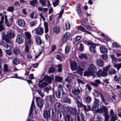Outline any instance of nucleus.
Returning a JSON list of instances; mask_svg holds the SVG:
<instances>
[{
  "mask_svg": "<svg viewBox=\"0 0 121 121\" xmlns=\"http://www.w3.org/2000/svg\"><path fill=\"white\" fill-rule=\"evenodd\" d=\"M97 71L96 67L94 65L91 64L88 67V71L84 72V76H93V78H94L95 76L94 73H96Z\"/></svg>",
  "mask_w": 121,
  "mask_h": 121,
  "instance_id": "nucleus-1",
  "label": "nucleus"
},
{
  "mask_svg": "<svg viewBox=\"0 0 121 121\" xmlns=\"http://www.w3.org/2000/svg\"><path fill=\"white\" fill-rule=\"evenodd\" d=\"M54 77H53L49 76H45L44 78V80L45 81H47L48 83L45 82H42L43 81L41 80L39 82V86L40 88H43L45 86H47L48 83H51L52 81L53 80Z\"/></svg>",
  "mask_w": 121,
  "mask_h": 121,
  "instance_id": "nucleus-2",
  "label": "nucleus"
},
{
  "mask_svg": "<svg viewBox=\"0 0 121 121\" xmlns=\"http://www.w3.org/2000/svg\"><path fill=\"white\" fill-rule=\"evenodd\" d=\"M70 67L73 71L77 70V73L80 75H82L83 73V69L80 68V67H78L77 64L75 61H72L70 63Z\"/></svg>",
  "mask_w": 121,
  "mask_h": 121,
  "instance_id": "nucleus-3",
  "label": "nucleus"
},
{
  "mask_svg": "<svg viewBox=\"0 0 121 121\" xmlns=\"http://www.w3.org/2000/svg\"><path fill=\"white\" fill-rule=\"evenodd\" d=\"M110 67V65L105 67L104 69L103 72H101V69H100L97 73L98 76H102L104 77L106 76L107 75V71Z\"/></svg>",
  "mask_w": 121,
  "mask_h": 121,
  "instance_id": "nucleus-4",
  "label": "nucleus"
},
{
  "mask_svg": "<svg viewBox=\"0 0 121 121\" xmlns=\"http://www.w3.org/2000/svg\"><path fill=\"white\" fill-rule=\"evenodd\" d=\"M93 94L96 97H98L99 95L103 103L106 105H108V103H106V100L105 99L103 95L101 93L97 91L94 90V92L93 93Z\"/></svg>",
  "mask_w": 121,
  "mask_h": 121,
  "instance_id": "nucleus-5",
  "label": "nucleus"
},
{
  "mask_svg": "<svg viewBox=\"0 0 121 121\" xmlns=\"http://www.w3.org/2000/svg\"><path fill=\"white\" fill-rule=\"evenodd\" d=\"M43 29L41 27H38L35 29L34 30L32 31V33H35L36 34L39 35H41L43 33Z\"/></svg>",
  "mask_w": 121,
  "mask_h": 121,
  "instance_id": "nucleus-6",
  "label": "nucleus"
},
{
  "mask_svg": "<svg viewBox=\"0 0 121 121\" xmlns=\"http://www.w3.org/2000/svg\"><path fill=\"white\" fill-rule=\"evenodd\" d=\"M36 101L37 107L40 109H41L44 104L43 101L39 97L36 98Z\"/></svg>",
  "mask_w": 121,
  "mask_h": 121,
  "instance_id": "nucleus-7",
  "label": "nucleus"
},
{
  "mask_svg": "<svg viewBox=\"0 0 121 121\" xmlns=\"http://www.w3.org/2000/svg\"><path fill=\"white\" fill-rule=\"evenodd\" d=\"M84 115L82 112L78 113L75 118V121H82L85 118Z\"/></svg>",
  "mask_w": 121,
  "mask_h": 121,
  "instance_id": "nucleus-8",
  "label": "nucleus"
},
{
  "mask_svg": "<svg viewBox=\"0 0 121 121\" xmlns=\"http://www.w3.org/2000/svg\"><path fill=\"white\" fill-rule=\"evenodd\" d=\"M103 111L104 112V115L105 117V121H108V120L109 118V116L108 114V109L106 107L103 106L102 107Z\"/></svg>",
  "mask_w": 121,
  "mask_h": 121,
  "instance_id": "nucleus-9",
  "label": "nucleus"
},
{
  "mask_svg": "<svg viewBox=\"0 0 121 121\" xmlns=\"http://www.w3.org/2000/svg\"><path fill=\"white\" fill-rule=\"evenodd\" d=\"M24 41V38L22 35L19 34L17 35L16 39V42L19 44L22 43Z\"/></svg>",
  "mask_w": 121,
  "mask_h": 121,
  "instance_id": "nucleus-10",
  "label": "nucleus"
},
{
  "mask_svg": "<svg viewBox=\"0 0 121 121\" xmlns=\"http://www.w3.org/2000/svg\"><path fill=\"white\" fill-rule=\"evenodd\" d=\"M109 114L111 117H112L111 121H115L117 119V117L116 114H115L112 109L110 110Z\"/></svg>",
  "mask_w": 121,
  "mask_h": 121,
  "instance_id": "nucleus-11",
  "label": "nucleus"
},
{
  "mask_svg": "<svg viewBox=\"0 0 121 121\" xmlns=\"http://www.w3.org/2000/svg\"><path fill=\"white\" fill-rule=\"evenodd\" d=\"M66 110L67 111H69V113L71 115H74L76 114L77 113V110L75 108H73L70 109V107L67 106L66 107Z\"/></svg>",
  "mask_w": 121,
  "mask_h": 121,
  "instance_id": "nucleus-12",
  "label": "nucleus"
},
{
  "mask_svg": "<svg viewBox=\"0 0 121 121\" xmlns=\"http://www.w3.org/2000/svg\"><path fill=\"white\" fill-rule=\"evenodd\" d=\"M43 114L44 118L46 120H48L50 117V110H48L44 111Z\"/></svg>",
  "mask_w": 121,
  "mask_h": 121,
  "instance_id": "nucleus-13",
  "label": "nucleus"
},
{
  "mask_svg": "<svg viewBox=\"0 0 121 121\" xmlns=\"http://www.w3.org/2000/svg\"><path fill=\"white\" fill-rule=\"evenodd\" d=\"M88 45H90V50L92 52L95 53V48L96 45L95 43L90 42L88 43Z\"/></svg>",
  "mask_w": 121,
  "mask_h": 121,
  "instance_id": "nucleus-14",
  "label": "nucleus"
},
{
  "mask_svg": "<svg viewBox=\"0 0 121 121\" xmlns=\"http://www.w3.org/2000/svg\"><path fill=\"white\" fill-rule=\"evenodd\" d=\"M4 17L3 16L1 17V20L0 21V31H3L4 30V27L3 24V23Z\"/></svg>",
  "mask_w": 121,
  "mask_h": 121,
  "instance_id": "nucleus-15",
  "label": "nucleus"
},
{
  "mask_svg": "<svg viewBox=\"0 0 121 121\" xmlns=\"http://www.w3.org/2000/svg\"><path fill=\"white\" fill-rule=\"evenodd\" d=\"M75 102L78 108H81L84 105L82 102L79 101L76 98L74 99Z\"/></svg>",
  "mask_w": 121,
  "mask_h": 121,
  "instance_id": "nucleus-16",
  "label": "nucleus"
},
{
  "mask_svg": "<svg viewBox=\"0 0 121 121\" xmlns=\"http://www.w3.org/2000/svg\"><path fill=\"white\" fill-rule=\"evenodd\" d=\"M70 33L68 32H66L62 38V41L65 42L68 39V37L70 36Z\"/></svg>",
  "mask_w": 121,
  "mask_h": 121,
  "instance_id": "nucleus-17",
  "label": "nucleus"
},
{
  "mask_svg": "<svg viewBox=\"0 0 121 121\" xmlns=\"http://www.w3.org/2000/svg\"><path fill=\"white\" fill-rule=\"evenodd\" d=\"M54 107L55 110H59L61 108V105L60 103L57 102L55 104Z\"/></svg>",
  "mask_w": 121,
  "mask_h": 121,
  "instance_id": "nucleus-18",
  "label": "nucleus"
},
{
  "mask_svg": "<svg viewBox=\"0 0 121 121\" xmlns=\"http://www.w3.org/2000/svg\"><path fill=\"white\" fill-rule=\"evenodd\" d=\"M45 99L47 102L52 103L53 100H54V98H53V96H52L51 95H49L46 97Z\"/></svg>",
  "mask_w": 121,
  "mask_h": 121,
  "instance_id": "nucleus-19",
  "label": "nucleus"
},
{
  "mask_svg": "<svg viewBox=\"0 0 121 121\" xmlns=\"http://www.w3.org/2000/svg\"><path fill=\"white\" fill-rule=\"evenodd\" d=\"M72 93L74 95H77L79 94L80 91L79 88H74L72 90Z\"/></svg>",
  "mask_w": 121,
  "mask_h": 121,
  "instance_id": "nucleus-20",
  "label": "nucleus"
},
{
  "mask_svg": "<svg viewBox=\"0 0 121 121\" xmlns=\"http://www.w3.org/2000/svg\"><path fill=\"white\" fill-rule=\"evenodd\" d=\"M37 9L39 11L42 12L43 13H45L48 10V8H42L41 7H38Z\"/></svg>",
  "mask_w": 121,
  "mask_h": 121,
  "instance_id": "nucleus-21",
  "label": "nucleus"
},
{
  "mask_svg": "<svg viewBox=\"0 0 121 121\" xmlns=\"http://www.w3.org/2000/svg\"><path fill=\"white\" fill-rule=\"evenodd\" d=\"M18 24L19 26L23 27L25 24V21L22 19H19L18 21Z\"/></svg>",
  "mask_w": 121,
  "mask_h": 121,
  "instance_id": "nucleus-22",
  "label": "nucleus"
},
{
  "mask_svg": "<svg viewBox=\"0 0 121 121\" xmlns=\"http://www.w3.org/2000/svg\"><path fill=\"white\" fill-rule=\"evenodd\" d=\"M35 38L36 43L38 45H40L42 43V41L40 37L37 35H36L35 36Z\"/></svg>",
  "mask_w": 121,
  "mask_h": 121,
  "instance_id": "nucleus-23",
  "label": "nucleus"
},
{
  "mask_svg": "<svg viewBox=\"0 0 121 121\" xmlns=\"http://www.w3.org/2000/svg\"><path fill=\"white\" fill-rule=\"evenodd\" d=\"M84 101L87 103H90L91 100V98L88 95L86 96L84 98Z\"/></svg>",
  "mask_w": 121,
  "mask_h": 121,
  "instance_id": "nucleus-24",
  "label": "nucleus"
},
{
  "mask_svg": "<svg viewBox=\"0 0 121 121\" xmlns=\"http://www.w3.org/2000/svg\"><path fill=\"white\" fill-rule=\"evenodd\" d=\"M20 63V60L19 59H18L17 58H15L12 61V64L15 65L19 64Z\"/></svg>",
  "mask_w": 121,
  "mask_h": 121,
  "instance_id": "nucleus-25",
  "label": "nucleus"
},
{
  "mask_svg": "<svg viewBox=\"0 0 121 121\" xmlns=\"http://www.w3.org/2000/svg\"><path fill=\"white\" fill-rule=\"evenodd\" d=\"M14 36V34L11 32L8 33L6 35V37L10 39L13 38Z\"/></svg>",
  "mask_w": 121,
  "mask_h": 121,
  "instance_id": "nucleus-26",
  "label": "nucleus"
},
{
  "mask_svg": "<svg viewBox=\"0 0 121 121\" xmlns=\"http://www.w3.org/2000/svg\"><path fill=\"white\" fill-rule=\"evenodd\" d=\"M100 52L102 53H107V49L104 47L103 46H100L99 48Z\"/></svg>",
  "mask_w": 121,
  "mask_h": 121,
  "instance_id": "nucleus-27",
  "label": "nucleus"
},
{
  "mask_svg": "<svg viewBox=\"0 0 121 121\" xmlns=\"http://www.w3.org/2000/svg\"><path fill=\"white\" fill-rule=\"evenodd\" d=\"M97 64L98 65L101 66L104 65V62L103 61L101 60L100 59H98L96 61Z\"/></svg>",
  "mask_w": 121,
  "mask_h": 121,
  "instance_id": "nucleus-28",
  "label": "nucleus"
},
{
  "mask_svg": "<svg viewBox=\"0 0 121 121\" xmlns=\"http://www.w3.org/2000/svg\"><path fill=\"white\" fill-rule=\"evenodd\" d=\"M0 44L4 48L6 49L8 48L9 47L8 44L3 41L0 42Z\"/></svg>",
  "mask_w": 121,
  "mask_h": 121,
  "instance_id": "nucleus-29",
  "label": "nucleus"
},
{
  "mask_svg": "<svg viewBox=\"0 0 121 121\" xmlns=\"http://www.w3.org/2000/svg\"><path fill=\"white\" fill-rule=\"evenodd\" d=\"M57 91L61 92L62 91V95H63L65 93V92L64 91V89L62 86L60 85H59L58 86V89Z\"/></svg>",
  "mask_w": 121,
  "mask_h": 121,
  "instance_id": "nucleus-30",
  "label": "nucleus"
},
{
  "mask_svg": "<svg viewBox=\"0 0 121 121\" xmlns=\"http://www.w3.org/2000/svg\"><path fill=\"white\" fill-rule=\"evenodd\" d=\"M38 3L37 0H32L30 2V4L33 7H35Z\"/></svg>",
  "mask_w": 121,
  "mask_h": 121,
  "instance_id": "nucleus-31",
  "label": "nucleus"
},
{
  "mask_svg": "<svg viewBox=\"0 0 121 121\" xmlns=\"http://www.w3.org/2000/svg\"><path fill=\"white\" fill-rule=\"evenodd\" d=\"M100 83H101V82L98 79L96 80L95 83H93V82L91 83V85L96 86H97L98 84Z\"/></svg>",
  "mask_w": 121,
  "mask_h": 121,
  "instance_id": "nucleus-32",
  "label": "nucleus"
},
{
  "mask_svg": "<svg viewBox=\"0 0 121 121\" xmlns=\"http://www.w3.org/2000/svg\"><path fill=\"white\" fill-rule=\"evenodd\" d=\"M34 100H32V101L30 109V112L29 115L30 116V115L32 112L33 107H34Z\"/></svg>",
  "mask_w": 121,
  "mask_h": 121,
  "instance_id": "nucleus-33",
  "label": "nucleus"
},
{
  "mask_svg": "<svg viewBox=\"0 0 121 121\" xmlns=\"http://www.w3.org/2000/svg\"><path fill=\"white\" fill-rule=\"evenodd\" d=\"M21 51L18 48H14L13 49V53L15 54H17L20 53Z\"/></svg>",
  "mask_w": 121,
  "mask_h": 121,
  "instance_id": "nucleus-34",
  "label": "nucleus"
},
{
  "mask_svg": "<svg viewBox=\"0 0 121 121\" xmlns=\"http://www.w3.org/2000/svg\"><path fill=\"white\" fill-rule=\"evenodd\" d=\"M62 102H63L65 103H67L69 104H70L71 102V100L68 98L66 97L65 98L62 100Z\"/></svg>",
  "mask_w": 121,
  "mask_h": 121,
  "instance_id": "nucleus-35",
  "label": "nucleus"
},
{
  "mask_svg": "<svg viewBox=\"0 0 121 121\" xmlns=\"http://www.w3.org/2000/svg\"><path fill=\"white\" fill-rule=\"evenodd\" d=\"M111 57L112 60V62H113V61L117 62V61H120V59H117L115 57L114 55H111Z\"/></svg>",
  "mask_w": 121,
  "mask_h": 121,
  "instance_id": "nucleus-36",
  "label": "nucleus"
},
{
  "mask_svg": "<svg viewBox=\"0 0 121 121\" xmlns=\"http://www.w3.org/2000/svg\"><path fill=\"white\" fill-rule=\"evenodd\" d=\"M65 26L66 29V30H69L70 27V23L69 22L67 21L66 22Z\"/></svg>",
  "mask_w": 121,
  "mask_h": 121,
  "instance_id": "nucleus-37",
  "label": "nucleus"
},
{
  "mask_svg": "<svg viewBox=\"0 0 121 121\" xmlns=\"http://www.w3.org/2000/svg\"><path fill=\"white\" fill-rule=\"evenodd\" d=\"M71 48L70 46L69 45H66L65 49V53H68L69 52Z\"/></svg>",
  "mask_w": 121,
  "mask_h": 121,
  "instance_id": "nucleus-38",
  "label": "nucleus"
},
{
  "mask_svg": "<svg viewBox=\"0 0 121 121\" xmlns=\"http://www.w3.org/2000/svg\"><path fill=\"white\" fill-rule=\"evenodd\" d=\"M80 59L84 58L86 60L87 59L86 55L85 54H80L78 55Z\"/></svg>",
  "mask_w": 121,
  "mask_h": 121,
  "instance_id": "nucleus-39",
  "label": "nucleus"
},
{
  "mask_svg": "<svg viewBox=\"0 0 121 121\" xmlns=\"http://www.w3.org/2000/svg\"><path fill=\"white\" fill-rule=\"evenodd\" d=\"M26 38L27 39H30L31 35L29 32H25L24 33Z\"/></svg>",
  "mask_w": 121,
  "mask_h": 121,
  "instance_id": "nucleus-40",
  "label": "nucleus"
},
{
  "mask_svg": "<svg viewBox=\"0 0 121 121\" xmlns=\"http://www.w3.org/2000/svg\"><path fill=\"white\" fill-rule=\"evenodd\" d=\"M4 17L5 19L4 23L8 27H9L10 26L9 24V23L7 19V16L6 15H5Z\"/></svg>",
  "mask_w": 121,
  "mask_h": 121,
  "instance_id": "nucleus-41",
  "label": "nucleus"
},
{
  "mask_svg": "<svg viewBox=\"0 0 121 121\" xmlns=\"http://www.w3.org/2000/svg\"><path fill=\"white\" fill-rule=\"evenodd\" d=\"M98 107L99 106L95 105H94V104H93L92 107L91 108V110L94 111H95L96 112L98 109Z\"/></svg>",
  "mask_w": 121,
  "mask_h": 121,
  "instance_id": "nucleus-42",
  "label": "nucleus"
},
{
  "mask_svg": "<svg viewBox=\"0 0 121 121\" xmlns=\"http://www.w3.org/2000/svg\"><path fill=\"white\" fill-rule=\"evenodd\" d=\"M76 10L79 16H80L81 15V11L80 7L77 6L76 7Z\"/></svg>",
  "mask_w": 121,
  "mask_h": 121,
  "instance_id": "nucleus-43",
  "label": "nucleus"
},
{
  "mask_svg": "<svg viewBox=\"0 0 121 121\" xmlns=\"http://www.w3.org/2000/svg\"><path fill=\"white\" fill-rule=\"evenodd\" d=\"M39 2L42 6H46V4L45 0H39Z\"/></svg>",
  "mask_w": 121,
  "mask_h": 121,
  "instance_id": "nucleus-44",
  "label": "nucleus"
},
{
  "mask_svg": "<svg viewBox=\"0 0 121 121\" xmlns=\"http://www.w3.org/2000/svg\"><path fill=\"white\" fill-rule=\"evenodd\" d=\"M82 107H83L84 110L86 111H89L91 108L90 106L89 105H87V106H86V105H84Z\"/></svg>",
  "mask_w": 121,
  "mask_h": 121,
  "instance_id": "nucleus-45",
  "label": "nucleus"
},
{
  "mask_svg": "<svg viewBox=\"0 0 121 121\" xmlns=\"http://www.w3.org/2000/svg\"><path fill=\"white\" fill-rule=\"evenodd\" d=\"M53 31L56 33H58L60 31V28L58 26L55 27L54 28Z\"/></svg>",
  "mask_w": 121,
  "mask_h": 121,
  "instance_id": "nucleus-46",
  "label": "nucleus"
},
{
  "mask_svg": "<svg viewBox=\"0 0 121 121\" xmlns=\"http://www.w3.org/2000/svg\"><path fill=\"white\" fill-rule=\"evenodd\" d=\"M55 79L57 82H61L62 80L63 79L60 76H56L55 77Z\"/></svg>",
  "mask_w": 121,
  "mask_h": 121,
  "instance_id": "nucleus-47",
  "label": "nucleus"
},
{
  "mask_svg": "<svg viewBox=\"0 0 121 121\" xmlns=\"http://www.w3.org/2000/svg\"><path fill=\"white\" fill-rule=\"evenodd\" d=\"M14 10V8L13 6L9 7L7 9L8 11L10 12H12Z\"/></svg>",
  "mask_w": 121,
  "mask_h": 121,
  "instance_id": "nucleus-48",
  "label": "nucleus"
},
{
  "mask_svg": "<svg viewBox=\"0 0 121 121\" xmlns=\"http://www.w3.org/2000/svg\"><path fill=\"white\" fill-rule=\"evenodd\" d=\"M55 1L52 2L53 6L54 7H55L57 6L59 3V0H54Z\"/></svg>",
  "mask_w": 121,
  "mask_h": 121,
  "instance_id": "nucleus-49",
  "label": "nucleus"
},
{
  "mask_svg": "<svg viewBox=\"0 0 121 121\" xmlns=\"http://www.w3.org/2000/svg\"><path fill=\"white\" fill-rule=\"evenodd\" d=\"M114 66L118 70H119L121 67V63L118 64H114Z\"/></svg>",
  "mask_w": 121,
  "mask_h": 121,
  "instance_id": "nucleus-50",
  "label": "nucleus"
},
{
  "mask_svg": "<svg viewBox=\"0 0 121 121\" xmlns=\"http://www.w3.org/2000/svg\"><path fill=\"white\" fill-rule=\"evenodd\" d=\"M8 65L6 64H5L4 65V71L6 72L9 71L8 69Z\"/></svg>",
  "mask_w": 121,
  "mask_h": 121,
  "instance_id": "nucleus-51",
  "label": "nucleus"
},
{
  "mask_svg": "<svg viewBox=\"0 0 121 121\" xmlns=\"http://www.w3.org/2000/svg\"><path fill=\"white\" fill-rule=\"evenodd\" d=\"M72 119L70 116L68 115H67L65 118V121H72Z\"/></svg>",
  "mask_w": 121,
  "mask_h": 121,
  "instance_id": "nucleus-52",
  "label": "nucleus"
},
{
  "mask_svg": "<svg viewBox=\"0 0 121 121\" xmlns=\"http://www.w3.org/2000/svg\"><path fill=\"white\" fill-rule=\"evenodd\" d=\"M114 79L116 81L118 82L120 79V76L117 75H115L114 77Z\"/></svg>",
  "mask_w": 121,
  "mask_h": 121,
  "instance_id": "nucleus-53",
  "label": "nucleus"
},
{
  "mask_svg": "<svg viewBox=\"0 0 121 121\" xmlns=\"http://www.w3.org/2000/svg\"><path fill=\"white\" fill-rule=\"evenodd\" d=\"M79 49L81 51H83L84 50V46L83 45L82 43L80 44Z\"/></svg>",
  "mask_w": 121,
  "mask_h": 121,
  "instance_id": "nucleus-54",
  "label": "nucleus"
},
{
  "mask_svg": "<svg viewBox=\"0 0 121 121\" xmlns=\"http://www.w3.org/2000/svg\"><path fill=\"white\" fill-rule=\"evenodd\" d=\"M58 71L59 72H60L62 71V66L61 64H60L57 65Z\"/></svg>",
  "mask_w": 121,
  "mask_h": 121,
  "instance_id": "nucleus-55",
  "label": "nucleus"
},
{
  "mask_svg": "<svg viewBox=\"0 0 121 121\" xmlns=\"http://www.w3.org/2000/svg\"><path fill=\"white\" fill-rule=\"evenodd\" d=\"M108 56L105 54L102 55L100 56L101 58L103 60L107 59L108 58Z\"/></svg>",
  "mask_w": 121,
  "mask_h": 121,
  "instance_id": "nucleus-56",
  "label": "nucleus"
},
{
  "mask_svg": "<svg viewBox=\"0 0 121 121\" xmlns=\"http://www.w3.org/2000/svg\"><path fill=\"white\" fill-rule=\"evenodd\" d=\"M60 91H56V95L57 98H60Z\"/></svg>",
  "mask_w": 121,
  "mask_h": 121,
  "instance_id": "nucleus-57",
  "label": "nucleus"
},
{
  "mask_svg": "<svg viewBox=\"0 0 121 121\" xmlns=\"http://www.w3.org/2000/svg\"><path fill=\"white\" fill-rule=\"evenodd\" d=\"M116 73V71L114 69H111L108 72V73L110 74H115Z\"/></svg>",
  "mask_w": 121,
  "mask_h": 121,
  "instance_id": "nucleus-58",
  "label": "nucleus"
},
{
  "mask_svg": "<svg viewBox=\"0 0 121 121\" xmlns=\"http://www.w3.org/2000/svg\"><path fill=\"white\" fill-rule=\"evenodd\" d=\"M99 101L98 99H95L93 104H94V105H95L99 106Z\"/></svg>",
  "mask_w": 121,
  "mask_h": 121,
  "instance_id": "nucleus-59",
  "label": "nucleus"
},
{
  "mask_svg": "<svg viewBox=\"0 0 121 121\" xmlns=\"http://www.w3.org/2000/svg\"><path fill=\"white\" fill-rule=\"evenodd\" d=\"M76 80L78 83H81L83 84H85L82 80L79 79V78H77L76 79Z\"/></svg>",
  "mask_w": 121,
  "mask_h": 121,
  "instance_id": "nucleus-60",
  "label": "nucleus"
},
{
  "mask_svg": "<svg viewBox=\"0 0 121 121\" xmlns=\"http://www.w3.org/2000/svg\"><path fill=\"white\" fill-rule=\"evenodd\" d=\"M55 69L53 67H51L48 70V73H52L54 72Z\"/></svg>",
  "mask_w": 121,
  "mask_h": 121,
  "instance_id": "nucleus-61",
  "label": "nucleus"
},
{
  "mask_svg": "<svg viewBox=\"0 0 121 121\" xmlns=\"http://www.w3.org/2000/svg\"><path fill=\"white\" fill-rule=\"evenodd\" d=\"M29 47L28 45L26 44L25 47V51L26 53H28L29 52Z\"/></svg>",
  "mask_w": 121,
  "mask_h": 121,
  "instance_id": "nucleus-62",
  "label": "nucleus"
},
{
  "mask_svg": "<svg viewBox=\"0 0 121 121\" xmlns=\"http://www.w3.org/2000/svg\"><path fill=\"white\" fill-rule=\"evenodd\" d=\"M37 91L39 95L41 97H43L44 96V94L41 91L39 90H38Z\"/></svg>",
  "mask_w": 121,
  "mask_h": 121,
  "instance_id": "nucleus-63",
  "label": "nucleus"
},
{
  "mask_svg": "<svg viewBox=\"0 0 121 121\" xmlns=\"http://www.w3.org/2000/svg\"><path fill=\"white\" fill-rule=\"evenodd\" d=\"M36 22L35 21L31 22L30 23V26L31 27L34 26L35 25H36Z\"/></svg>",
  "mask_w": 121,
  "mask_h": 121,
  "instance_id": "nucleus-64",
  "label": "nucleus"
}]
</instances>
